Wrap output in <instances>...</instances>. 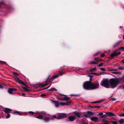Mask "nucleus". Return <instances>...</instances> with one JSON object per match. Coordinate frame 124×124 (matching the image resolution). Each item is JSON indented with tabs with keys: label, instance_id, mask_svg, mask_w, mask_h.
Returning <instances> with one entry per match:
<instances>
[{
	"label": "nucleus",
	"instance_id": "15",
	"mask_svg": "<svg viewBox=\"0 0 124 124\" xmlns=\"http://www.w3.org/2000/svg\"><path fill=\"white\" fill-rule=\"evenodd\" d=\"M74 114H75V115L74 116H75L76 117V116L78 117H79L80 116L81 114L79 112H75L74 113Z\"/></svg>",
	"mask_w": 124,
	"mask_h": 124
},
{
	"label": "nucleus",
	"instance_id": "26",
	"mask_svg": "<svg viewBox=\"0 0 124 124\" xmlns=\"http://www.w3.org/2000/svg\"><path fill=\"white\" fill-rule=\"evenodd\" d=\"M120 43H120H116V44H115V45L114 46H113L115 48L116 46H118L119 45Z\"/></svg>",
	"mask_w": 124,
	"mask_h": 124
},
{
	"label": "nucleus",
	"instance_id": "42",
	"mask_svg": "<svg viewBox=\"0 0 124 124\" xmlns=\"http://www.w3.org/2000/svg\"><path fill=\"white\" fill-rule=\"evenodd\" d=\"M105 55V54L104 53L101 54V56L102 57H103Z\"/></svg>",
	"mask_w": 124,
	"mask_h": 124
},
{
	"label": "nucleus",
	"instance_id": "48",
	"mask_svg": "<svg viewBox=\"0 0 124 124\" xmlns=\"http://www.w3.org/2000/svg\"><path fill=\"white\" fill-rule=\"evenodd\" d=\"M122 62H123V63H124V60L122 61Z\"/></svg>",
	"mask_w": 124,
	"mask_h": 124
},
{
	"label": "nucleus",
	"instance_id": "44",
	"mask_svg": "<svg viewBox=\"0 0 124 124\" xmlns=\"http://www.w3.org/2000/svg\"><path fill=\"white\" fill-rule=\"evenodd\" d=\"M84 116L85 117H88V116L87 115H85Z\"/></svg>",
	"mask_w": 124,
	"mask_h": 124
},
{
	"label": "nucleus",
	"instance_id": "40",
	"mask_svg": "<svg viewBox=\"0 0 124 124\" xmlns=\"http://www.w3.org/2000/svg\"><path fill=\"white\" fill-rule=\"evenodd\" d=\"M46 96V95L45 94H42L41 95V97H44Z\"/></svg>",
	"mask_w": 124,
	"mask_h": 124
},
{
	"label": "nucleus",
	"instance_id": "14",
	"mask_svg": "<svg viewBox=\"0 0 124 124\" xmlns=\"http://www.w3.org/2000/svg\"><path fill=\"white\" fill-rule=\"evenodd\" d=\"M104 73L101 72L99 73L98 74L96 73H92L90 74H93L96 75V76H99L103 74Z\"/></svg>",
	"mask_w": 124,
	"mask_h": 124
},
{
	"label": "nucleus",
	"instance_id": "52",
	"mask_svg": "<svg viewBox=\"0 0 124 124\" xmlns=\"http://www.w3.org/2000/svg\"><path fill=\"white\" fill-rule=\"evenodd\" d=\"M59 100H60L62 101V99H59Z\"/></svg>",
	"mask_w": 124,
	"mask_h": 124
},
{
	"label": "nucleus",
	"instance_id": "47",
	"mask_svg": "<svg viewBox=\"0 0 124 124\" xmlns=\"http://www.w3.org/2000/svg\"><path fill=\"white\" fill-rule=\"evenodd\" d=\"M25 94H25L23 93H22V96H24V95Z\"/></svg>",
	"mask_w": 124,
	"mask_h": 124
},
{
	"label": "nucleus",
	"instance_id": "7",
	"mask_svg": "<svg viewBox=\"0 0 124 124\" xmlns=\"http://www.w3.org/2000/svg\"><path fill=\"white\" fill-rule=\"evenodd\" d=\"M15 79L16 81L17 82L19 83L20 84H21L23 85H25L24 83L21 80H20L17 77H16L15 78Z\"/></svg>",
	"mask_w": 124,
	"mask_h": 124
},
{
	"label": "nucleus",
	"instance_id": "2",
	"mask_svg": "<svg viewBox=\"0 0 124 124\" xmlns=\"http://www.w3.org/2000/svg\"><path fill=\"white\" fill-rule=\"evenodd\" d=\"M122 80V78H113L110 79L109 80V83L111 88H114L117 86Z\"/></svg>",
	"mask_w": 124,
	"mask_h": 124
},
{
	"label": "nucleus",
	"instance_id": "50",
	"mask_svg": "<svg viewBox=\"0 0 124 124\" xmlns=\"http://www.w3.org/2000/svg\"><path fill=\"white\" fill-rule=\"evenodd\" d=\"M123 28V27L122 26H120V28Z\"/></svg>",
	"mask_w": 124,
	"mask_h": 124
},
{
	"label": "nucleus",
	"instance_id": "36",
	"mask_svg": "<svg viewBox=\"0 0 124 124\" xmlns=\"http://www.w3.org/2000/svg\"><path fill=\"white\" fill-rule=\"evenodd\" d=\"M100 70L102 71H105V69L103 68H101L100 69Z\"/></svg>",
	"mask_w": 124,
	"mask_h": 124
},
{
	"label": "nucleus",
	"instance_id": "8",
	"mask_svg": "<svg viewBox=\"0 0 124 124\" xmlns=\"http://www.w3.org/2000/svg\"><path fill=\"white\" fill-rule=\"evenodd\" d=\"M77 118V117L74 116H71L69 117L68 119H69V121H74L75 119Z\"/></svg>",
	"mask_w": 124,
	"mask_h": 124
},
{
	"label": "nucleus",
	"instance_id": "35",
	"mask_svg": "<svg viewBox=\"0 0 124 124\" xmlns=\"http://www.w3.org/2000/svg\"><path fill=\"white\" fill-rule=\"evenodd\" d=\"M10 117V115L9 114H8L6 116V118H8Z\"/></svg>",
	"mask_w": 124,
	"mask_h": 124
},
{
	"label": "nucleus",
	"instance_id": "56",
	"mask_svg": "<svg viewBox=\"0 0 124 124\" xmlns=\"http://www.w3.org/2000/svg\"><path fill=\"white\" fill-rule=\"evenodd\" d=\"M123 39H124V35L123 36Z\"/></svg>",
	"mask_w": 124,
	"mask_h": 124
},
{
	"label": "nucleus",
	"instance_id": "33",
	"mask_svg": "<svg viewBox=\"0 0 124 124\" xmlns=\"http://www.w3.org/2000/svg\"><path fill=\"white\" fill-rule=\"evenodd\" d=\"M102 101V100H100L95 102V103H99L101 102Z\"/></svg>",
	"mask_w": 124,
	"mask_h": 124
},
{
	"label": "nucleus",
	"instance_id": "53",
	"mask_svg": "<svg viewBox=\"0 0 124 124\" xmlns=\"http://www.w3.org/2000/svg\"><path fill=\"white\" fill-rule=\"evenodd\" d=\"M83 124H88L87 123H85Z\"/></svg>",
	"mask_w": 124,
	"mask_h": 124
},
{
	"label": "nucleus",
	"instance_id": "27",
	"mask_svg": "<svg viewBox=\"0 0 124 124\" xmlns=\"http://www.w3.org/2000/svg\"><path fill=\"white\" fill-rule=\"evenodd\" d=\"M39 114H42V115H45V113L44 112H40V113H39Z\"/></svg>",
	"mask_w": 124,
	"mask_h": 124
},
{
	"label": "nucleus",
	"instance_id": "10",
	"mask_svg": "<svg viewBox=\"0 0 124 124\" xmlns=\"http://www.w3.org/2000/svg\"><path fill=\"white\" fill-rule=\"evenodd\" d=\"M12 110L11 109L8 108H5L4 110V111L7 114L9 113Z\"/></svg>",
	"mask_w": 124,
	"mask_h": 124
},
{
	"label": "nucleus",
	"instance_id": "55",
	"mask_svg": "<svg viewBox=\"0 0 124 124\" xmlns=\"http://www.w3.org/2000/svg\"><path fill=\"white\" fill-rule=\"evenodd\" d=\"M104 124H108V123H105Z\"/></svg>",
	"mask_w": 124,
	"mask_h": 124
},
{
	"label": "nucleus",
	"instance_id": "28",
	"mask_svg": "<svg viewBox=\"0 0 124 124\" xmlns=\"http://www.w3.org/2000/svg\"><path fill=\"white\" fill-rule=\"evenodd\" d=\"M119 116H124V113L120 114H119Z\"/></svg>",
	"mask_w": 124,
	"mask_h": 124
},
{
	"label": "nucleus",
	"instance_id": "20",
	"mask_svg": "<svg viewBox=\"0 0 124 124\" xmlns=\"http://www.w3.org/2000/svg\"><path fill=\"white\" fill-rule=\"evenodd\" d=\"M36 118L39 119H42L43 118V116L41 115H40L37 116Z\"/></svg>",
	"mask_w": 124,
	"mask_h": 124
},
{
	"label": "nucleus",
	"instance_id": "19",
	"mask_svg": "<svg viewBox=\"0 0 124 124\" xmlns=\"http://www.w3.org/2000/svg\"><path fill=\"white\" fill-rule=\"evenodd\" d=\"M119 122L120 124H123L124 123V119H122L120 120Z\"/></svg>",
	"mask_w": 124,
	"mask_h": 124
},
{
	"label": "nucleus",
	"instance_id": "30",
	"mask_svg": "<svg viewBox=\"0 0 124 124\" xmlns=\"http://www.w3.org/2000/svg\"><path fill=\"white\" fill-rule=\"evenodd\" d=\"M50 90L54 91H57V90H56V89L54 88H53L51 89Z\"/></svg>",
	"mask_w": 124,
	"mask_h": 124
},
{
	"label": "nucleus",
	"instance_id": "9",
	"mask_svg": "<svg viewBox=\"0 0 124 124\" xmlns=\"http://www.w3.org/2000/svg\"><path fill=\"white\" fill-rule=\"evenodd\" d=\"M120 54V52H115L111 54V57H112L114 56H117L119 55Z\"/></svg>",
	"mask_w": 124,
	"mask_h": 124
},
{
	"label": "nucleus",
	"instance_id": "39",
	"mask_svg": "<svg viewBox=\"0 0 124 124\" xmlns=\"http://www.w3.org/2000/svg\"><path fill=\"white\" fill-rule=\"evenodd\" d=\"M59 74L60 75H62V74H64L62 71L60 72L59 73Z\"/></svg>",
	"mask_w": 124,
	"mask_h": 124
},
{
	"label": "nucleus",
	"instance_id": "57",
	"mask_svg": "<svg viewBox=\"0 0 124 124\" xmlns=\"http://www.w3.org/2000/svg\"><path fill=\"white\" fill-rule=\"evenodd\" d=\"M49 77L48 78H47V79H48L49 78Z\"/></svg>",
	"mask_w": 124,
	"mask_h": 124
},
{
	"label": "nucleus",
	"instance_id": "46",
	"mask_svg": "<svg viewBox=\"0 0 124 124\" xmlns=\"http://www.w3.org/2000/svg\"><path fill=\"white\" fill-rule=\"evenodd\" d=\"M105 115H104L103 116H101L100 117H105Z\"/></svg>",
	"mask_w": 124,
	"mask_h": 124
},
{
	"label": "nucleus",
	"instance_id": "3",
	"mask_svg": "<svg viewBox=\"0 0 124 124\" xmlns=\"http://www.w3.org/2000/svg\"><path fill=\"white\" fill-rule=\"evenodd\" d=\"M101 85L106 88H109V83L108 80L107 79H104L102 80L101 83Z\"/></svg>",
	"mask_w": 124,
	"mask_h": 124
},
{
	"label": "nucleus",
	"instance_id": "34",
	"mask_svg": "<svg viewBox=\"0 0 124 124\" xmlns=\"http://www.w3.org/2000/svg\"><path fill=\"white\" fill-rule=\"evenodd\" d=\"M124 68L123 67H120L119 68V69L122 70H124Z\"/></svg>",
	"mask_w": 124,
	"mask_h": 124
},
{
	"label": "nucleus",
	"instance_id": "51",
	"mask_svg": "<svg viewBox=\"0 0 124 124\" xmlns=\"http://www.w3.org/2000/svg\"><path fill=\"white\" fill-rule=\"evenodd\" d=\"M120 73L119 72H117L116 73V74H118V73Z\"/></svg>",
	"mask_w": 124,
	"mask_h": 124
},
{
	"label": "nucleus",
	"instance_id": "32",
	"mask_svg": "<svg viewBox=\"0 0 124 124\" xmlns=\"http://www.w3.org/2000/svg\"><path fill=\"white\" fill-rule=\"evenodd\" d=\"M112 123L113 124H117V122L116 121H113Z\"/></svg>",
	"mask_w": 124,
	"mask_h": 124
},
{
	"label": "nucleus",
	"instance_id": "23",
	"mask_svg": "<svg viewBox=\"0 0 124 124\" xmlns=\"http://www.w3.org/2000/svg\"><path fill=\"white\" fill-rule=\"evenodd\" d=\"M71 102V101L70 100H68L67 101L66 103V105H69Z\"/></svg>",
	"mask_w": 124,
	"mask_h": 124
},
{
	"label": "nucleus",
	"instance_id": "60",
	"mask_svg": "<svg viewBox=\"0 0 124 124\" xmlns=\"http://www.w3.org/2000/svg\"><path fill=\"white\" fill-rule=\"evenodd\" d=\"M123 88L124 89V86L123 87Z\"/></svg>",
	"mask_w": 124,
	"mask_h": 124
},
{
	"label": "nucleus",
	"instance_id": "24",
	"mask_svg": "<svg viewBox=\"0 0 124 124\" xmlns=\"http://www.w3.org/2000/svg\"><path fill=\"white\" fill-rule=\"evenodd\" d=\"M60 104L62 106H64L66 105L65 103L64 102H61L60 103Z\"/></svg>",
	"mask_w": 124,
	"mask_h": 124
},
{
	"label": "nucleus",
	"instance_id": "21",
	"mask_svg": "<svg viewBox=\"0 0 124 124\" xmlns=\"http://www.w3.org/2000/svg\"><path fill=\"white\" fill-rule=\"evenodd\" d=\"M97 70L96 68L95 67H94L93 68L91 69L90 70V71L91 72H93Z\"/></svg>",
	"mask_w": 124,
	"mask_h": 124
},
{
	"label": "nucleus",
	"instance_id": "13",
	"mask_svg": "<svg viewBox=\"0 0 124 124\" xmlns=\"http://www.w3.org/2000/svg\"><path fill=\"white\" fill-rule=\"evenodd\" d=\"M62 95V97L63 98L64 100H66L69 99V98L67 97L66 95Z\"/></svg>",
	"mask_w": 124,
	"mask_h": 124
},
{
	"label": "nucleus",
	"instance_id": "25",
	"mask_svg": "<svg viewBox=\"0 0 124 124\" xmlns=\"http://www.w3.org/2000/svg\"><path fill=\"white\" fill-rule=\"evenodd\" d=\"M14 113H17V114H18L19 115H21V113L19 112V111H15V112H14Z\"/></svg>",
	"mask_w": 124,
	"mask_h": 124
},
{
	"label": "nucleus",
	"instance_id": "4",
	"mask_svg": "<svg viewBox=\"0 0 124 124\" xmlns=\"http://www.w3.org/2000/svg\"><path fill=\"white\" fill-rule=\"evenodd\" d=\"M53 117L54 118H57V119H60L66 118L67 117V115L65 114L60 113L58 114L56 116H56L53 115Z\"/></svg>",
	"mask_w": 124,
	"mask_h": 124
},
{
	"label": "nucleus",
	"instance_id": "41",
	"mask_svg": "<svg viewBox=\"0 0 124 124\" xmlns=\"http://www.w3.org/2000/svg\"><path fill=\"white\" fill-rule=\"evenodd\" d=\"M120 49L123 50V51H124V47H121Z\"/></svg>",
	"mask_w": 124,
	"mask_h": 124
},
{
	"label": "nucleus",
	"instance_id": "49",
	"mask_svg": "<svg viewBox=\"0 0 124 124\" xmlns=\"http://www.w3.org/2000/svg\"><path fill=\"white\" fill-rule=\"evenodd\" d=\"M51 85H49V86H48V87L47 88H47H49V87Z\"/></svg>",
	"mask_w": 124,
	"mask_h": 124
},
{
	"label": "nucleus",
	"instance_id": "1",
	"mask_svg": "<svg viewBox=\"0 0 124 124\" xmlns=\"http://www.w3.org/2000/svg\"><path fill=\"white\" fill-rule=\"evenodd\" d=\"M83 86L84 88L85 89H94L99 87V84L98 81H95L93 83H92L89 81H87L84 83Z\"/></svg>",
	"mask_w": 124,
	"mask_h": 124
},
{
	"label": "nucleus",
	"instance_id": "45",
	"mask_svg": "<svg viewBox=\"0 0 124 124\" xmlns=\"http://www.w3.org/2000/svg\"><path fill=\"white\" fill-rule=\"evenodd\" d=\"M103 114V113L102 112H101V113H100L99 114V115H102Z\"/></svg>",
	"mask_w": 124,
	"mask_h": 124
},
{
	"label": "nucleus",
	"instance_id": "58",
	"mask_svg": "<svg viewBox=\"0 0 124 124\" xmlns=\"http://www.w3.org/2000/svg\"><path fill=\"white\" fill-rule=\"evenodd\" d=\"M106 120H104V121H105V122H106Z\"/></svg>",
	"mask_w": 124,
	"mask_h": 124
},
{
	"label": "nucleus",
	"instance_id": "43",
	"mask_svg": "<svg viewBox=\"0 0 124 124\" xmlns=\"http://www.w3.org/2000/svg\"><path fill=\"white\" fill-rule=\"evenodd\" d=\"M3 87L2 85H1L0 84V88H3Z\"/></svg>",
	"mask_w": 124,
	"mask_h": 124
},
{
	"label": "nucleus",
	"instance_id": "11",
	"mask_svg": "<svg viewBox=\"0 0 124 124\" xmlns=\"http://www.w3.org/2000/svg\"><path fill=\"white\" fill-rule=\"evenodd\" d=\"M105 115H108L112 116H115V115L113 113L110 112H107L106 113Z\"/></svg>",
	"mask_w": 124,
	"mask_h": 124
},
{
	"label": "nucleus",
	"instance_id": "22",
	"mask_svg": "<svg viewBox=\"0 0 124 124\" xmlns=\"http://www.w3.org/2000/svg\"><path fill=\"white\" fill-rule=\"evenodd\" d=\"M98 63V62H96L95 61H92V62H90V64H96Z\"/></svg>",
	"mask_w": 124,
	"mask_h": 124
},
{
	"label": "nucleus",
	"instance_id": "38",
	"mask_svg": "<svg viewBox=\"0 0 124 124\" xmlns=\"http://www.w3.org/2000/svg\"><path fill=\"white\" fill-rule=\"evenodd\" d=\"M111 100L113 101H115L116 100V99L115 98H112L111 99Z\"/></svg>",
	"mask_w": 124,
	"mask_h": 124
},
{
	"label": "nucleus",
	"instance_id": "31",
	"mask_svg": "<svg viewBox=\"0 0 124 124\" xmlns=\"http://www.w3.org/2000/svg\"><path fill=\"white\" fill-rule=\"evenodd\" d=\"M101 53V52H98L97 53L95 54L94 56H97L98 55L100 54V53Z\"/></svg>",
	"mask_w": 124,
	"mask_h": 124
},
{
	"label": "nucleus",
	"instance_id": "16",
	"mask_svg": "<svg viewBox=\"0 0 124 124\" xmlns=\"http://www.w3.org/2000/svg\"><path fill=\"white\" fill-rule=\"evenodd\" d=\"M50 119V118L48 117H46L44 119V120L45 121V122H47Z\"/></svg>",
	"mask_w": 124,
	"mask_h": 124
},
{
	"label": "nucleus",
	"instance_id": "61",
	"mask_svg": "<svg viewBox=\"0 0 124 124\" xmlns=\"http://www.w3.org/2000/svg\"><path fill=\"white\" fill-rule=\"evenodd\" d=\"M123 110H124V108Z\"/></svg>",
	"mask_w": 124,
	"mask_h": 124
},
{
	"label": "nucleus",
	"instance_id": "37",
	"mask_svg": "<svg viewBox=\"0 0 124 124\" xmlns=\"http://www.w3.org/2000/svg\"><path fill=\"white\" fill-rule=\"evenodd\" d=\"M103 65V63H101L100 64H99L98 65V66L100 67H101V66H102V65Z\"/></svg>",
	"mask_w": 124,
	"mask_h": 124
},
{
	"label": "nucleus",
	"instance_id": "54",
	"mask_svg": "<svg viewBox=\"0 0 124 124\" xmlns=\"http://www.w3.org/2000/svg\"><path fill=\"white\" fill-rule=\"evenodd\" d=\"M48 85V84H46V85H44V86H46V85Z\"/></svg>",
	"mask_w": 124,
	"mask_h": 124
},
{
	"label": "nucleus",
	"instance_id": "18",
	"mask_svg": "<svg viewBox=\"0 0 124 124\" xmlns=\"http://www.w3.org/2000/svg\"><path fill=\"white\" fill-rule=\"evenodd\" d=\"M87 113L89 115H93L94 114V113L93 112L90 111L87 112Z\"/></svg>",
	"mask_w": 124,
	"mask_h": 124
},
{
	"label": "nucleus",
	"instance_id": "6",
	"mask_svg": "<svg viewBox=\"0 0 124 124\" xmlns=\"http://www.w3.org/2000/svg\"><path fill=\"white\" fill-rule=\"evenodd\" d=\"M91 120L94 122H99V118L93 116L90 118Z\"/></svg>",
	"mask_w": 124,
	"mask_h": 124
},
{
	"label": "nucleus",
	"instance_id": "5",
	"mask_svg": "<svg viewBox=\"0 0 124 124\" xmlns=\"http://www.w3.org/2000/svg\"><path fill=\"white\" fill-rule=\"evenodd\" d=\"M16 90H17L16 89L9 88L8 90V92L9 93L13 94L15 93L16 91Z\"/></svg>",
	"mask_w": 124,
	"mask_h": 124
},
{
	"label": "nucleus",
	"instance_id": "12",
	"mask_svg": "<svg viewBox=\"0 0 124 124\" xmlns=\"http://www.w3.org/2000/svg\"><path fill=\"white\" fill-rule=\"evenodd\" d=\"M53 102L54 103L55 106L56 107H58L59 106L60 104L59 103V102L57 101H53Z\"/></svg>",
	"mask_w": 124,
	"mask_h": 124
},
{
	"label": "nucleus",
	"instance_id": "59",
	"mask_svg": "<svg viewBox=\"0 0 124 124\" xmlns=\"http://www.w3.org/2000/svg\"><path fill=\"white\" fill-rule=\"evenodd\" d=\"M23 89H24V88H23Z\"/></svg>",
	"mask_w": 124,
	"mask_h": 124
},
{
	"label": "nucleus",
	"instance_id": "29",
	"mask_svg": "<svg viewBox=\"0 0 124 124\" xmlns=\"http://www.w3.org/2000/svg\"><path fill=\"white\" fill-rule=\"evenodd\" d=\"M28 113L29 114H31L32 115H33L34 114V112L32 111H29Z\"/></svg>",
	"mask_w": 124,
	"mask_h": 124
},
{
	"label": "nucleus",
	"instance_id": "17",
	"mask_svg": "<svg viewBox=\"0 0 124 124\" xmlns=\"http://www.w3.org/2000/svg\"><path fill=\"white\" fill-rule=\"evenodd\" d=\"M59 74H57L53 76L52 77V78L53 79V80L55 78L58 77L59 76Z\"/></svg>",
	"mask_w": 124,
	"mask_h": 124
}]
</instances>
